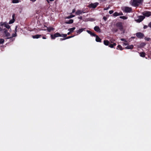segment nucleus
<instances>
[{
	"mask_svg": "<svg viewBox=\"0 0 151 151\" xmlns=\"http://www.w3.org/2000/svg\"><path fill=\"white\" fill-rule=\"evenodd\" d=\"M143 2V0H131V4L133 6L137 7L142 5Z\"/></svg>",
	"mask_w": 151,
	"mask_h": 151,
	"instance_id": "obj_1",
	"label": "nucleus"
},
{
	"mask_svg": "<svg viewBox=\"0 0 151 151\" xmlns=\"http://www.w3.org/2000/svg\"><path fill=\"white\" fill-rule=\"evenodd\" d=\"M116 26L118 29L121 31L123 30V26L122 23L121 22H118L116 23Z\"/></svg>",
	"mask_w": 151,
	"mask_h": 151,
	"instance_id": "obj_2",
	"label": "nucleus"
},
{
	"mask_svg": "<svg viewBox=\"0 0 151 151\" xmlns=\"http://www.w3.org/2000/svg\"><path fill=\"white\" fill-rule=\"evenodd\" d=\"M61 37V35L58 32H57L55 34H51L50 37L52 39H55V38Z\"/></svg>",
	"mask_w": 151,
	"mask_h": 151,
	"instance_id": "obj_3",
	"label": "nucleus"
},
{
	"mask_svg": "<svg viewBox=\"0 0 151 151\" xmlns=\"http://www.w3.org/2000/svg\"><path fill=\"white\" fill-rule=\"evenodd\" d=\"M99 4L98 2H96L94 3H91L88 6V7L90 8H92L93 9L95 8Z\"/></svg>",
	"mask_w": 151,
	"mask_h": 151,
	"instance_id": "obj_4",
	"label": "nucleus"
},
{
	"mask_svg": "<svg viewBox=\"0 0 151 151\" xmlns=\"http://www.w3.org/2000/svg\"><path fill=\"white\" fill-rule=\"evenodd\" d=\"M142 14L145 17H148L151 16V12L150 11H145L142 12Z\"/></svg>",
	"mask_w": 151,
	"mask_h": 151,
	"instance_id": "obj_5",
	"label": "nucleus"
},
{
	"mask_svg": "<svg viewBox=\"0 0 151 151\" xmlns=\"http://www.w3.org/2000/svg\"><path fill=\"white\" fill-rule=\"evenodd\" d=\"M0 25L1 27L4 26V27H6L7 29H9L10 27L6 22H1L0 24Z\"/></svg>",
	"mask_w": 151,
	"mask_h": 151,
	"instance_id": "obj_6",
	"label": "nucleus"
},
{
	"mask_svg": "<svg viewBox=\"0 0 151 151\" xmlns=\"http://www.w3.org/2000/svg\"><path fill=\"white\" fill-rule=\"evenodd\" d=\"M136 36L139 39L143 38L144 37V34L140 32H138L136 34Z\"/></svg>",
	"mask_w": 151,
	"mask_h": 151,
	"instance_id": "obj_7",
	"label": "nucleus"
},
{
	"mask_svg": "<svg viewBox=\"0 0 151 151\" xmlns=\"http://www.w3.org/2000/svg\"><path fill=\"white\" fill-rule=\"evenodd\" d=\"M145 18V17L143 16H139L138 19L136 20V21L137 22L139 23L141 22Z\"/></svg>",
	"mask_w": 151,
	"mask_h": 151,
	"instance_id": "obj_8",
	"label": "nucleus"
},
{
	"mask_svg": "<svg viewBox=\"0 0 151 151\" xmlns=\"http://www.w3.org/2000/svg\"><path fill=\"white\" fill-rule=\"evenodd\" d=\"M84 13H85V12H84L83 11L78 10L76 12L75 14L76 15H79Z\"/></svg>",
	"mask_w": 151,
	"mask_h": 151,
	"instance_id": "obj_9",
	"label": "nucleus"
},
{
	"mask_svg": "<svg viewBox=\"0 0 151 151\" xmlns=\"http://www.w3.org/2000/svg\"><path fill=\"white\" fill-rule=\"evenodd\" d=\"M132 9L131 8L128 7H125L124 9V11L125 12H130L132 11Z\"/></svg>",
	"mask_w": 151,
	"mask_h": 151,
	"instance_id": "obj_10",
	"label": "nucleus"
},
{
	"mask_svg": "<svg viewBox=\"0 0 151 151\" xmlns=\"http://www.w3.org/2000/svg\"><path fill=\"white\" fill-rule=\"evenodd\" d=\"M17 36V34L16 33H15L14 34H13L12 35V36L10 37H8L6 38L7 39H12V41H13L14 40V39L12 38L13 37H14Z\"/></svg>",
	"mask_w": 151,
	"mask_h": 151,
	"instance_id": "obj_11",
	"label": "nucleus"
},
{
	"mask_svg": "<svg viewBox=\"0 0 151 151\" xmlns=\"http://www.w3.org/2000/svg\"><path fill=\"white\" fill-rule=\"evenodd\" d=\"M85 29V28L83 29L81 28L79 29V30L76 31V32L77 33L76 35H78V34H80L81 32H82L83 30Z\"/></svg>",
	"mask_w": 151,
	"mask_h": 151,
	"instance_id": "obj_12",
	"label": "nucleus"
},
{
	"mask_svg": "<svg viewBox=\"0 0 151 151\" xmlns=\"http://www.w3.org/2000/svg\"><path fill=\"white\" fill-rule=\"evenodd\" d=\"M95 37H96V42H101V39L97 35H96Z\"/></svg>",
	"mask_w": 151,
	"mask_h": 151,
	"instance_id": "obj_13",
	"label": "nucleus"
},
{
	"mask_svg": "<svg viewBox=\"0 0 151 151\" xmlns=\"http://www.w3.org/2000/svg\"><path fill=\"white\" fill-rule=\"evenodd\" d=\"M94 30L96 32H100L101 29L99 27L97 26H95L94 27Z\"/></svg>",
	"mask_w": 151,
	"mask_h": 151,
	"instance_id": "obj_14",
	"label": "nucleus"
},
{
	"mask_svg": "<svg viewBox=\"0 0 151 151\" xmlns=\"http://www.w3.org/2000/svg\"><path fill=\"white\" fill-rule=\"evenodd\" d=\"M42 36L40 35H36L32 36V37L34 39H38Z\"/></svg>",
	"mask_w": 151,
	"mask_h": 151,
	"instance_id": "obj_15",
	"label": "nucleus"
},
{
	"mask_svg": "<svg viewBox=\"0 0 151 151\" xmlns=\"http://www.w3.org/2000/svg\"><path fill=\"white\" fill-rule=\"evenodd\" d=\"M86 31L88 34H90L92 36H93L94 37H95V36H96V34H95L94 33L92 32L91 31L89 30H87Z\"/></svg>",
	"mask_w": 151,
	"mask_h": 151,
	"instance_id": "obj_16",
	"label": "nucleus"
},
{
	"mask_svg": "<svg viewBox=\"0 0 151 151\" xmlns=\"http://www.w3.org/2000/svg\"><path fill=\"white\" fill-rule=\"evenodd\" d=\"M73 20L72 19H70L68 21L65 22V23L66 24H70L73 23Z\"/></svg>",
	"mask_w": 151,
	"mask_h": 151,
	"instance_id": "obj_17",
	"label": "nucleus"
},
{
	"mask_svg": "<svg viewBox=\"0 0 151 151\" xmlns=\"http://www.w3.org/2000/svg\"><path fill=\"white\" fill-rule=\"evenodd\" d=\"M134 46L133 45H128L125 47L126 49H132L133 48Z\"/></svg>",
	"mask_w": 151,
	"mask_h": 151,
	"instance_id": "obj_18",
	"label": "nucleus"
},
{
	"mask_svg": "<svg viewBox=\"0 0 151 151\" xmlns=\"http://www.w3.org/2000/svg\"><path fill=\"white\" fill-rule=\"evenodd\" d=\"M104 44L106 46H108L109 45V42L108 41V40H104Z\"/></svg>",
	"mask_w": 151,
	"mask_h": 151,
	"instance_id": "obj_19",
	"label": "nucleus"
},
{
	"mask_svg": "<svg viewBox=\"0 0 151 151\" xmlns=\"http://www.w3.org/2000/svg\"><path fill=\"white\" fill-rule=\"evenodd\" d=\"M54 28L52 27H47V30L49 32H50L51 30H53L54 29Z\"/></svg>",
	"mask_w": 151,
	"mask_h": 151,
	"instance_id": "obj_20",
	"label": "nucleus"
},
{
	"mask_svg": "<svg viewBox=\"0 0 151 151\" xmlns=\"http://www.w3.org/2000/svg\"><path fill=\"white\" fill-rule=\"evenodd\" d=\"M139 54L140 56L142 57H145V53L144 52H141L139 53Z\"/></svg>",
	"mask_w": 151,
	"mask_h": 151,
	"instance_id": "obj_21",
	"label": "nucleus"
},
{
	"mask_svg": "<svg viewBox=\"0 0 151 151\" xmlns=\"http://www.w3.org/2000/svg\"><path fill=\"white\" fill-rule=\"evenodd\" d=\"M116 45V44L115 43H114L113 44H110L109 46L111 48H112L114 46H115Z\"/></svg>",
	"mask_w": 151,
	"mask_h": 151,
	"instance_id": "obj_22",
	"label": "nucleus"
},
{
	"mask_svg": "<svg viewBox=\"0 0 151 151\" xmlns=\"http://www.w3.org/2000/svg\"><path fill=\"white\" fill-rule=\"evenodd\" d=\"M76 29V27H73V28H71L70 29H68V31H69L71 33L73 32V31Z\"/></svg>",
	"mask_w": 151,
	"mask_h": 151,
	"instance_id": "obj_23",
	"label": "nucleus"
},
{
	"mask_svg": "<svg viewBox=\"0 0 151 151\" xmlns=\"http://www.w3.org/2000/svg\"><path fill=\"white\" fill-rule=\"evenodd\" d=\"M117 49L118 50H123V48L120 45H118L117 46Z\"/></svg>",
	"mask_w": 151,
	"mask_h": 151,
	"instance_id": "obj_24",
	"label": "nucleus"
},
{
	"mask_svg": "<svg viewBox=\"0 0 151 151\" xmlns=\"http://www.w3.org/2000/svg\"><path fill=\"white\" fill-rule=\"evenodd\" d=\"M15 21V19H12L10 20L9 22V24H10L13 23Z\"/></svg>",
	"mask_w": 151,
	"mask_h": 151,
	"instance_id": "obj_25",
	"label": "nucleus"
},
{
	"mask_svg": "<svg viewBox=\"0 0 151 151\" xmlns=\"http://www.w3.org/2000/svg\"><path fill=\"white\" fill-rule=\"evenodd\" d=\"M75 16L74 15H70L69 16H68L66 18V19H70Z\"/></svg>",
	"mask_w": 151,
	"mask_h": 151,
	"instance_id": "obj_26",
	"label": "nucleus"
},
{
	"mask_svg": "<svg viewBox=\"0 0 151 151\" xmlns=\"http://www.w3.org/2000/svg\"><path fill=\"white\" fill-rule=\"evenodd\" d=\"M113 15L114 16L116 17L119 16V13L117 12H115L113 14Z\"/></svg>",
	"mask_w": 151,
	"mask_h": 151,
	"instance_id": "obj_27",
	"label": "nucleus"
},
{
	"mask_svg": "<svg viewBox=\"0 0 151 151\" xmlns=\"http://www.w3.org/2000/svg\"><path fill=\"white\" fill-rule=\"evenodd\" d=\"M119 18L120 19H127V17H126L125 16H120L119 17Z\"/></svg>",
	"mask_w": 151,
	"mask_h": 151,
	"instance_id": "obj_28",
	"label": "nucleus"
},
{
	"mask_svg": "<svg viewBox=\"0 0 151 151\" xmlns=\"http://www.w3.org/2000/svg\"><path fill=\"white\" fill-rule=\"evenodd\" d=\"M19 2V0H13L12 1V2L13 3H17Z\"/></svg>",
	"mask_w": 151,
	"mask_h": 151,
	"instance_id": "obj_29",
	"label": "nucleus"
},
{
	"mask_svg": "<svg viewBox=\"0 0 151 151\" xmlns=\"http://www.w3.org/2000/svg\"><path fill=\"white\" fill-rule=\"evenodd\" d=\"M4 40L3 39H0V44H2L4 42Z\"/></svg>",
	"mask_w": 151,
	"mask_h": 151,
	"instance_id": "obj_30",
	"label": "nucleus"
},
{
	"mask_svg": "<svg viewBox=\"0 0 151 151\" xmlns=\"http://www.w3.org/2000/svg\"><path fill=\"white\" fill-rule=\"evenodd\" d=\"M3 31L4 32V33L5 35L6 34L7 32H8L7 30L5 28H4L3 29Z\"/></svg>",
	"mask_w": 151,
	"mask_h": 151,
	"instance_id": "obj_31",
	"label": "nucleus"
},
{
	"mask_svg": "<svg viewBox=\"0 0 151 151\" xmlns=\"http://www.w3.org/2000/svg\"><path fill=\"white\" fill-rule=\"evenodd\" d=\"M67 34H63L61 35V37H64V38H65L67 37Z\"/></svg>",
	"mask_w": 151,
	"mask_h": 151,
	"instance_id": "obj_32",
	"label": "nucleus"
},
{
	"mask_svg": "<svg viewBox=\"0 0 151 151\" xmlns=\"http://www.w3.org/2000/svg\"><path fill=\"white\" fill-rule=\"evenodd\" d=\"M5 36H6L8 37H9V36H10V33H9L8 32H7L6 33V34H5Z\"/></svg>",
	"mask_w": 151,
	"mask_h": 151,
	"instance_id": "obj_33",
	"label": "nucleus"
},
{
	"mask_svg": "<svg viewBox=\"0 0 151 151\" xmlns=\"http://www.w3.org/2000/svg\"><path fill=\"white\" fill-rule=\"evenodd\" d=\"M118 30V29L116 28H114L113 29V31L115 32H117Z\"/></svg>",
	"mask_w": 151,
	"mask_h": 151,
	"instance_id": "obj_34",
	"label": "nucleus"
},
{
	"mask_svg": "<svg viewBox=\"0 0 151 151\" xmlns=\"http://www.w3.org/2000/svg\"><path fill=\"white\" fill-rule=\"evenodd\" d=\"M145 39L146 41H149L150 40V38L149 37H145Z\"/></svg>",
	"mask_w": 151,
	"mask_h": 151,
	"instance_id": "obj_35",
	"label": "nucleus"
},
{
	"mask_svg": "<svg viewBox=\"0 0 151 151\" xmlns=\"http://www.w3.org/2000/svg\"><path fill=\"white\" fill-rule=\"evenodd\" d=\"M74 36V35H73V36H68V37H66L65 38H66V39H69V38H71L73 37Z\"/></svg>",
	"mask_w": 151,
	"mask_h": 151,
	"instance_id": "obj_36",
	"label": "nucleus"
},
{
	"mask_svg": "<svg viewBox=\"0 0 151 151\" xmlns=\"http://www.w3.org/2000/svg\"><path fill=\"white\" fill-rule=\"evenodd\" d=\"M122 41H124L126 42H127V41L124 38H121L120 39Z\"/></svg>",
	"mask_w": 151,
	"mask_h": 151,
	"instance_id": "obj_37",
	"label": "nucleus"
},
{
	"mask_svg": "<svg viewBox=\"0 0 151 151\" xmlns=\"http://www.w3.org/2000/svg\"><path fill=\"white\" fill-rule=\"evenodd\" d=\"M113 12H114V11L112 10H110V11H109V13L110 14H112V13H113Z\"/></svg>",
	"mask_w": 151,
	"mask_h": 151,
	"instance_id": "obj_38",
	"label": "nucleus"
},
{
	"mask_svg": "<svg viewBox=\"0 0 151 151\" xmlns=\"http://www.w3.org/2000/svg\"><path fill=\"white\" fill-rule=\"evenodd\" d=\"M103 19L105 21H106L107 19V18L106 17L104 16L103 17Z\"/></svg>",
	"mask_w": 151,
	"mask_h": 151,
	"instance_id": "obj_39",
	"label": "nucleus"
},
{
	"mask_svg": "<svg viewBox=\"0 0 151 151\" xmlns=\"http://www.w3.org/2000/svg\"><path fill=\"white\" fill-rule=\"evenodd\" d=\"M17 26H16V27H15V33H16V32H17Z\"/></svg>",
	"mask_w": 151,
	"mask_h": 151,
	"instance_id": "obj_40",
	"label": "nucleus"
},
{
	"mask_svg": "<svg viewBox=\"0 0 151 151\" xmlns=\"http://www.w3.org/2000/svg\"><path fill=\"white\" fill-rule=\"evenodd\" d=\"M66 39V38H60V41H63V40H65Z\"/></svg>",
	"mask_w": 151,
	"mask_h": 151,
	"instance_id": "obj_41",
	"label": "nucleus"
},
{
	"mask_svg": "<svg viewBox=\"0 0 151 151\" xmlns=\"http://www.w3.org/2000/svg\"><path fill=\"white\" fill-rule=\"evenodd\" d=\"M147 27H148V26H147V25H145L144 26L143 28H144V29H147Z\"/></svg>",
	"mask_w": 151,
	"mask_h": 151,
	"instance_id": "obj_42",
	"label": "nucleus"
},
{
	"mask_svg": "<svg viewBox=\"0 0 151 151\" xmlns=\"http://www.w3.org/2000/svg\"><path fill=\"white\" fill-rule=\"evenodd\" d=\"M14 17H15V14H13V15H12V19H14Z\"/></svg>",
	"mask_w": 151,
	"mask_h": 151,
	"instance_id": "obj_43",
	"label": "nucleus"
},
{
	"mask_svg": "<svg viewBox=\"0 0 151 151\" xmlns=\"http://www.w3.org/2000/svg\"><path fill=\"white\" fill-rule=\"evenodd\" d=\"M119 15H123V13L122 12H120L119 13Z\"/></svg>",
	"mask_w": 151,
	"mask_h": 151,
	"instance_id": "obj_44",
	"label": "nucleus"
},
{
	"mask_svg": "<svg viewBox=\"0 0 151 151\" xmlns=\"http://www.w3.org/2000/svg\"><path fill=\"white\" fill-rule=\"evenodd\" d=\"M148 26L151 28V22L149 24Z\"/></svg>",
	"mask_w": 151,
	"mask_h": 151,
	"instance_id": "obj_45",
	"label": "nucleus"
},
{
	"mask_svg": "<svg viewBox=\"0 0 151 151\" xmlns=\"http://www.w3.org/2000/svg\"><path fill=\"white\" fill-rule=\"evenodd\" d=\"M78 18L81 20H82V17L81 16L78 17Z\"/></svg>",
	"mask_w": 151,
	"mask_h": 151,
	"instance_id": "obj_46",
	"label": "nucleus"
},
{
	"mask_svg": "<svg viewBox=\"0 0 151 151\" xmlns=\"http://www.w3.org/2000/svg\"><path fill=\"white\" fill-rule=\"evenodd\" d=\"M109 7H107V8H104V10H108L109 9Z\"/></svg>",
	"mask_w": 151,
	"mask_h": 151,
	"instance_id": "obj_47",
	"label": "nucleus"
},
{
	"mask_svg": "<svg viewBox=\"0 0 151 151\" xmlns=\"http://www.w3.org/2000/svg\"><path fill=\"white\" fill-rule=\"evenodd\" d=\"M75 11L76 10L75 9H73L72 10V13H74L75 12Z\"/></svg>",
	"mask_w": 151,
	"mask_h": 151,
	"instance_id": "obj_48",
	"label": "nucleus"
},
{
	"mask_svg": "<svg viewBox=\"0 0 151 151\" xmlns=\"http://www.w3.org/2000/svg\"><path fill=\"white\" fill-rule=\"evenodd\" d=\"M3 29L1 28V27L0 26V31H3V29Z\"/></svg>",
	"mask_w": 151,
	"mask_h": 151,
	"instance_id": "obj_49",
	"label": "nucleus"
},
{
	"mask_svg": "<svg viewBox=\"0 0 151 151\" xmlns=\"http://www.w3.org/2000/svg\"><path fill=\"white\" fill-rule=\"evenodd\" d=\"M71 32H68L67 34V35H70V34H71Z\"/></svg>",
	"mask_w": 151,
	"mask_h": 151,
	"instance_id": "obj_50",
	"label": "nucleus"
},
{
	"mask_svg": "<svg viewBox=\"0 0 151 151\" xmlns=\"http://www.w3.org/2000/svg\"><path fill=\"white\" fill-rule=\"evenodd\" d=\"M124 44L125 45H128V43H124Z\"/></svg>",
	"mask_w": 151,
	"mask_h": 151,
	"instance_id": "obj_51",
	"label": "nucleus"
},
{
	"mask_svg": "<svg viewBox=\"0 0 151 151\" xmlns=\"http://www.w3.org/2000/svg\"><path fill=\"white\" fill-rule=\"evenodd\" d=\"M42 38L43 39H46V38L45 36H43L42 37Z\"/></svg>",
	"mask_w": 151,
	"mask_h": 151,
	"instance_id": "obj_52",
	"label": "nucleus"
},
{
	"mask_svg": "<svg viewBox=\"0 0 151 151\" xmlns=\"http://www.w3.org/2000/svg\"><path fill=\"white\" fill-rule=\"evenodd\" d=\"M31 1H35L36 0H30Z\"/></svg>",
	"mask_w": 151,
	"mask_h": 151,
	"instance_id": "obj_53",
	"label": "nucleus"
},
{
	"mask_svg": "<svg viewBox=\"0 0 151 151\" xmlns=\"http://www.w3.org/2000/svg\"><path fill=\"white\" fill-rule=\"evenodd\" d=\"M50 1H54V0H50Z\"/></svg>",
	"mask_w": 151,
	"mask_h": 151,
	"instance_id": "obj_54",
	"label": "nucleus"
},
{
	"mask_svg": "<svg viewBox=\"0 0 151 151\" xmlns=\"http://www.w3.org/2000/svg\"><path fill=\"white\" fill-rule=\"evenodd\" d=\"M10 39V40H11V41H12V39Z\"/></svg>",
	"mask_w": 151,
	"mask_h": 151,
	"instance_id": "obj_55",
	"label": "nucleus"
},
{
	"mask_svg": "<svg viewBox=\"0 0 151 151\" xmlns=\"http://www.w3.org/2000/svg\"><path fill=\"white\" fill-rule=\"evenodd\" d=\"M131 38H134V37H132Z\"/></svg>",
	"mask_w": 151,
	"mask_h": 151,
	"instance_id": "obj_56",
	"label": "nucleus"
},
{
	"mask_svg": "<svg viewBox=\"0 0 151 151\" xmlns=\"http://www.w3.org/2000/svg\"><path fill=\"white\" fill-rule=\"evenodd\" d=\"M47 1V2H48V3H49V1Z\"/></svg>",
	"mask_w": 151,
	"mask_h": 151,
	"instance_id": "obj_57",
	"label": "nucleus"
}]
</instances>
